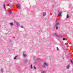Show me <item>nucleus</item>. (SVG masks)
<instances>
[{
  "label": "nucleus",
  "mask_w": 73,
  "mask_h": 73,
  "mask_svg": "<svg viewBox=\"0 0 73 73\" xmlns=\"http://www.w3.org/2000/svg\"><path fill=\"white\" fill-rule=\"evenodd\" d=\"M17 7L18 8V9H20L21 7H20V4H17Z\"/></svg>",
  "instance_id": "nucleus-1"
},
{
  "label": "nucleus",
  "mask_w": 73,
  "mask_h": 73,
  "mask_svg": "<svg viewBox=\"0 0 73 73\" xmlns=\"http://www.w3.org/2000/svg\"><path fill=\"white\" fill-rule=\"evenodd\" d=\"M46 13H45V12H44L43 13V16H45L46 15Z\"/></svg>",
  "instance_id": "nucleus-2"
},
{
  "label": "nucleus",
  "mask_w": 73,
  "mask_h": 73,
  "mask_svg": "<svg viewBox=\"0 0 73 73\" xmlns=\"http://www.w3.org/2000/svg\"><path fill=\"white\" fill-rule=\"evenodd\" d=\"M58 15L59 16H61V12H60L59 13Z\"/></svg>",
  "instance_id": "nucleus-3"
},
{
  "label": "nucleus",
  "mask_w": 73,
  "mask_h": 73,
  "mask_svg": "<svg viewBox=\"0 0 73 73\" xmlns=\"http://www.w3.org/2000/svg\"><path fill=\"white\" fill-rule=\"evenodd\" d=\"M17 27H19L20 25V24H19L18 22H17Z\"/></svg>",
  "instance_id": "nucleus-4"
},
{
  "label": "nucleus",
  "mask_w": 73,
  "mask_h": 73,
  "mask_svg": "<svg viewBox=\"0 0 73 73\" xmlns=\"http://www.w3.org/2000/svg\"><path fill=\"white\" fill-rule=\"evenodd\" d=\"M44 65H46V66H48V64L45 62H44Z\"/></svg>",
  "instance_id": "nucleus-5"
},
{
  "label": "nucleus",
  "mask_w": 73,
  "mask_h": 73,
  "mask_svg": "<svg viewBox=\"0 0 73 73\" xmlns=\"http://www.w3.org/2000/svg\"><path fill=\"white\" fill-rule=\"evenodd\" d=\"M54 35L55 36H57V37H58V35L56 33H55L54 34Z\"/></svg>",
  "instance_id": "nucleus-6"
},
{
  "label": "nucleus",
  "mask_w": 73,
  "mask_h": 73,
  "mask_svg": "<svg viewBox=\"0 0 73 73\" xmlns=\"http://www.w3.org/2000/svg\"><path fill=\"white\" fill-rule=\"evenodd\" d=\"M67 18H69V15L68 14H67Z\"/></svg>",
  "instance_id": "nucleus-7"
},
{
  "label": "nucleus",
  "mask_w": 73,
  "mask_h": 73,
  "mask_svg": "<svg viewBox=\"0 0 73 73\" xmlns=\"http://www.w3.org/2000/svg\"><path fill=\"white\" fill-rule=\"evenodd\" d=\"M23 56L24 57H26V56H27V55L23 53Z\"/></svg>",
  "instance_id": "nucleus-8"
},
{
  "label": "nucleus",
  "mask_w": 73,
  "mask_h": 73,
  "mask_svg": "<svg viewBox=\"0 0 73 73\" xmlns=\"http://www.w3.org/2000/svg\"><path fill=\"white\" fill-rule=\"evenodd\" d=\"M58 23H57L56 24H55V27H57L58 25Z\"/></svg>",
  "instance_id": "nucleus-9"
},
{
  "label": "nucleus",
  "mask_w": 73,
  "mask_h": 73,
  "mask_svg": "<svg viewBox=\"0 0 73 73\" xmlns=\"http://www.w3.org/2000/svg\"><path fill=\"white\" fill-rule=\"evenodd\" d=\"M9 13H10V14H11L12 13V11H10L9 12Z\"/></svg>",
  "instance_id": "nucleus-10"
},
{
  "label": "nucleus",
  "mask_w": 73,
  "mask_h": 73,
  "mask_svg": "<svg viewBox=\"0 0 73 73\" xmlns=\"http://www.w3.org/2000/svg\"><path fill=\"white\" fill-rule=\"evenodd\" d=\"M10 25H13V23H10Z\"/></svg>",
  "instance_id": "nucleus-11"
},
{
  "label": "nucleus",
  "mask_w": 73,
  "mask_h": 73,
  "mask_svg": "<svg viewBox=\"0 0 73 73\" xmlns=\"http://www.w3.org/2000/svg\"><path fill=\"white\" fill-rule=\"evenodd\" d=\"M45 72L44 71H41V73H45Z\"/></svg>",
  "instance_id": "nucleus-12"
},
{
  "label": "nucleus",
  "mask_w": 73,
  "mask_h": 73,
  "mask_svg": "<svg viewBox=\"0 0 73 73\" xmlns=\"http://www.w3.org/2000/svg\"><path fill=\"white\" fill-rule=\"evenodd\" d=\"M1 72L2 73H3V69H1Z\"/></svg>",
  "instance_id": "nucleus-13"
},
{
  "label": "nucleus",
  "mask_w": 73,
  "mask_h": 73,
  "mask_svg": "<svg viewBox=\"0 0 73 73\" xmlns=\"http://www.w3.org/2000/svg\"><path fill=\"white\" fill-rule=\"evenodd\" d=\"M3 6L4 7V8H5V9L6 8H5V4H4Z\"/></svg>",
  "instance_id": "nucleus-14"
},
{
  "label": "nucleus",
  "mask_w": 73,
  "mask_h": 73,
  "mask_svg": "<svg viewBox=\"0 0 73 73\" xmlns=\"http://www.w3.org/2000/svg\"><path fill=\"white\" fill-rule=\"evenodd\" d=\"M16 57H17V56H15V57L14 58V60H16Z\"/></svg>",
  "instance_id": "nucleus-15"
},
{
  "label": "nucleus",
  "mask_w": 73,
  "mask_h": 73,
  "mask_svg": "<svg viewBox=\"0 0 73 73\" xmlns=\"http://www.w3.org/2000/svg\"><path fill=\"white\" fill-rule=\"evenodd\" d=\"M69 68V66H67V69H68Z\"/></svg>",
  "instance_id": "nucleus-16"
},
{
  "label": "nucleus",
  "mask_w": 73,
  "mask_h": 73,
  "mask_svg": "<svg viewBox=\"0 0 73 73\" xmlns=\"http://www.w3.org/2000/svg\"><path fill=\"white\" fill-rule=\"evenodd\" d=\"M34 68L35 69H36V66H34Z\"/></svg>",
  "instance_id": "nucleus-17"
},
{
  "label": "nucleus",
  "mask_w": 73,
  "mask_h": 73,
  "mask_svg": "<svg viewBox=\"0 0 73 73\" xmlns=\"http://www.w3.org/2000/svg\"><path fill=\"white\" fill-rule=\"evenodd\" d=\"M56 48L57 50H59V49H58V47Z\"/></svg>",
  "instance_id": "nucleus-18"
},
{
  "label": "nucleus",
  "mask_w": 73,
  "mask_h": 73,
  "mask_svg": "<svg viewBox=\"0 0 73 73\" xmlns=\"http://www.w3.org/2000/svg\"><path fill=\"white\" fill-rule=\"evenodd\" d=\"M72 64H73V61L72 60H70Z\"/></svg>",
  "instance_id": "nucleus-19"
},
{
  "label": "nucleus",
  "mask_w": 73,
  "mask_h": 73,
  "mask_svg": "<svg viewBox=\"0 0 73 73\" xmlns=\"http://www.w3.org/2000/svg\"><path fill=\"white\" fill-rule=\"evenodd\" d=\"M32 68H33L32 65H31V69H32Z\"/></svg>",
  "instance_id": "nucleus-20"
},
{
  "label": "nucleus",
  "mask_w": 73,
  "mask_h": 73,
  "mask_svg": "<svg viewBox=\"0 0 73 73\" xmlns=\"http://www.w3.org/2000/svg\"><path fill=\"white\" fill-rule=\"evenodd\" d=\"M63 40H65V38H63Z\"/></svg>",
  "instance_id": "nucleus-21"
},
{
  "label": "nucleus",
  "mask_w": 73,
  "mask_h": 73,
  "mask_svg": "<svg viewBox=\"0 0 73 73\" xmlns=\"http://www.w3.org/2000/svg\"><path fill=\"white\" fill-rule=\"evenodd\" d=\"M43 68H45V65H43Z\"/></svg>",
  "instance_id": "nucleus-22"
},
{
  "label": "nucleus",
  "mask_w": 73,
  "mask_h": 73,
  "mask_svg": "<svg viewBox=\"0 0 73 73\" xmlns=\"http://www.w3.org/2000/svg\"><path fill=\"white\" fill-rule=\"evenodd\" d=\"M58 27H56V29H58Z\"/></svg>",
  "instance_id": "nucleus-23"
},
{
  "label": "nucleus",
  "mask_w": 73,
  "mask_h": 73,
  "mask_svg": "<svg viewBox=\"0 0 73 73\" xmlns=\"http://www.w3.org/2000/svg\"><path fill=\"white\" fill-rule=\"evenodd\" d=\"M23 26H21V28H23Z\"/></svg>",
  "instance_id": "nucleus-24"
},
{
  "label": "nucleus",
  "mask_w": 73,
  "mask_h": 73,
  "mask_svg": "<svg viewBox=\"0 0 73 73\" xmlns=\"http://www.w3.org/2000/svg\"><path fill=\"white\" fill-rule=\"evenodd\" d=\"M57 19H56V22H57Z\"/></svg>",
  "instance_id": "nucleus-25"
},
{
  "label": "nucleus",
  "mask_w": 73,
  "mask_h": 73,
  "mask_svg": "<svg viewBox=\"0 0 73 73\" xmlns=\"http://www.w3.org/2000/svg\"><path fill=\"white\" fill-rule=\"evenodd\" d=\"M26 61H27V60H26Z\"/></svg>",
  "instance_id": "nucleus-26"
},
{
  "label": "nucleus",
  "mask_w": 73,
  "mask_h": 73,
  "mask_svg": "<svg viewBox=\"0 0 73 73\" xmlns=\"http://www.w3.org/2000/svg\"><path fill=\"white\" fill-rule=\"evenodd\" d=\"M15 23H16V22H15Z\"/></svg>",
  "instance_id": "nucleus-27"
}]
</instances>
